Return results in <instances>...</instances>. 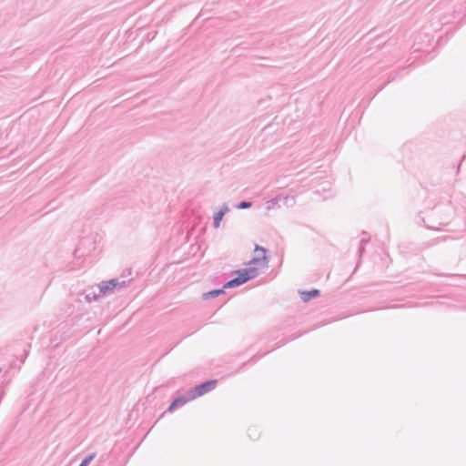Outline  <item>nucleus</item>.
Masks as SVG:
<instances>
[{
  "label": "nucleus",
  "instance_id": "9",
  "mask_svg": "<svg viewBox=\"0 0 466 466\" xmlns=\"http://www.w3.org/2000/svg\"><path fill=\"white\" fill-rule=\"evenodd\" d=\"M270 202L272 204H278L279 202H283L284 205L289 207V206H292L295 203V198L293 196L292 197H289V196L282 197V196L279 195L278 197L271 199Z\"/></svg>",
  "mask_w": 466,
  "mask_h": 466
},
{
  "label": "nucleus",
  "instance_id": "7",
  "mask_svg": "<svg viewBox=\"0 0 466 466\" xmlns=\"http://www.w3.org/2000/svg\"><path fill=\"white\" fill-rule=\"evenodd\" d=\"M299 293L302 301L309 302V300L319 297L320 290L318 289H311L309 290H299Z\"/></svg>",
  "mask_w": 466,
  "mask_h": 466
},
{
  "label": "nucleus",
  "instance_id": "8",
  "mask_svg": "<svg viewBox=\"0 0 466 466\" xmlns=\"http://www.w3.org/2000/svg\"><path fill=\"white\" fill-rule=\"evenodd\" d=\"M225 289H224V286L220 289H212V290H209L208 292H204L202 294V299L204 300H208V299H215L222 294H225Z\"/></svg>",
  "mask_w": 466,
  "mask_h": 466
},
{
  "label": "nucleus",
  "instance_id": "18",
  "mask_svg": "<svg viewBox=\"0 0 466 466\" xmlns=\"http://www.w3.org/2000/svg\"><path fill=\"white\" fill-rule=\"evenodd\" d=\"M154 36H155V35L151 37L150 33H148L147 35V41H151V39H153Z\"/></svg>",
  "mask_w": 466,
  "mask_h": 466
},
{
  "label": "nucleus",
  "instance_id": "3",
  "mask_svg": "<svg viewBox=\"0 0 466 466\" xmlns=\"http://www.w3.org/2000/svg\"><path fill=\"white\" fill-rule=\"evenodd\" d=\"M268 249L258 244L255 245L254 253L255 255L246 265H257L261 268H266L268 266L269 259L267 257Z\"/></svg>",
  "mask_w": 466,
  "mask_h": 466
},
{
  "label": "nucleus",
  "instance_id": "6",
  "mask_svg": "<svg viewBox=\"0 0 466 466\" xmlns=\"http://www.w3.org/2000/svg\"><path fill=\"white\" fill-rule=\"evenodd\" d=\"M229 211V208L227 204H223L220 209L214 213L213 215V227L215 228H218L221 221L223 220L224 216Z\"/></svg>",
  "mask_w": 466,
  "mask_h": 466
},
{
  "label": "nucleus",
  "instance_id": "11",
  "mask_svg": "<svg viewBox=\"0 0 466 466\" xmlns=\"http://www.w3.org/2000/svg\"><path fill=\"white\" fill-rule=\"evenodd\" d=\"M102 296V293H100V290H98V293L96 291L89 292L86 295L85 299L87 302L91 301H96L100 297Z\"/></svg>",
  "mask_w": 466,
  "mask_h": 466
},
{
  "label": "nucleus",
  "instance_id": "17",
  "mask_svg": "<svg viewBox=\"0 0 466 466\" xmlns=\"http://www.w3.org/2000/svg\"><path fill=\"white\" fill-rule=\"evenodd\" d=\"M304 333H305V332H303V334H304ZM301 335H302V333H299V335H292V336L290 337L289 340H293V339H297V338L300 337Z\"/></svg>",
  "mask_w": 466,
  "mask_h": 466
},
{
  "label": "nucleus",
  "instance_id": "4",
  "mask_svg": "<svg viewBox=\"0 0 466 466\" xmlns=\"http://www.w3.org/2000/svg\"><path fill=\"white\" fill-rule=\"evenodd\" d=\"M218 384V380H207L205 381L200 382L199 384L192 387L189 389V393H192V396L194 399L200 397L212 390L216 388Z\"/></svg>",
  "mask_w": 466,
  "mask_h": 466
},
{
  "label": "nucleus",
  "instance_id": "20",
  "mask_svg": "<svg viewBox=\"0 0 466 466\" xmlns=\"http://www.w3.org/2000/svg\"><path fill=\"white\" fill-rule=\"evenodd\" d=\"M285 343H286V341H284V342H279V345H278V347H280V346H282V345H285Z\"/></svg>",
  "mask_w": 466,
  "mask_h": 466
},
{
  "label": "nucleus",
  "instance_id": "1",
  "mask_svg": "<svg viewBox=\"0 0 466 466\" xmlns=\"http://www.w3.org/2000/svg\"><path fill=\"white\" fill-rule=\"evenodd\" d=\"M259 274V269L257 267H248L233 270L231 272V279L224 283V289H232L247 283L254 279Z\"/></svg>",
  "mask_w": 466,
  "mask_h": 466
},
{
  "label": "nucleus",
  "instance_id": "16",
  "mask_svg": "<svg viewBox=\"0 0 466 466\" xmlns=\"http://www.w3.org/2000/svg\"><path fill=\"white\" fill-rule=\"evenodd\" d=\"M466 158V154H464L460 161V163L458 164L457 166V172L460 171V168H461V162Z\"/></svg>",
  "mask_w": 466,
  "mask_h": 466
},
{
  "label": "nucleus",
  "instance_id": "14",
  "mask_svg": "<svg viewBox=\"0 0 466 466\" xmlns=\"http://www.w3.org/2000/svg\"><path fill=\"white\" fill-rule=\"evenodd\" d=\"M266 353L262 355L256 354L254 355L247 363H255L258 360H259L262 356H264Z\"/></svg>",
  "mask_w": 466,
  "mask_h": 466
},
{
  "label": "nucleus",
  "instance_id": "15",
  "mask_svg": "<svg viewBox=\"0 0 466 466\" xmlns=\"http://www.w3.org/2000/svg\"><path fill=\"white\" fill-rule=\"evenodd\" d=\"M365 244H366V240L365 239H361L360 241V248H359L360 256H361V254L364 252V245Z\"/></svg>",
  "mask_w": 466,
  "mask_h": 466
},
{
  "label": "nucleus",
  "instance_id": "12",
  "mask_svg": "<svg viewBox=\"0 0 466 466\" xmlns=\"http://www.w3.org/2000/svg\"><path fill=\"white\" fill-rule=\"evenodd\" d=\"M96 452H92V453L87 454L82 460V461L80 462V464L78 466H88L91 463V461L96 458Z\"/></svg>",
  "mask_w": 466,
  "mask_h": 466
},
{
  "label": "nucleus",
  "instance_id": "5",
  "mask_svg": "<svg viewBox=\"0 0 466 466\" xmlns=\"http://www.w3.org/2000/svg\"><path fill=\"white\" fill-rule=\"evenodd\" d=\"M193 400H195V399L192 396V393H189V390H188L185 393L179 394L177 397L173 398V400H171V402H170L169 406L167 407L166 412L172 413L176 410H177L178 408L184 406L188 401Z\"/></svg>",
  "mask_w": 466,
  "mask_h": 466
},
{
  "label": "nucleus",
  "instance_id": "2",
  "mask_svg": "<svg viewBox=\"0 0 466 466\" xmlns=\"http://www.w3.org/2000/svg\"><path fill=\"white\" fill-rule=\"evenodd\" d=\"M129 283L130 280L120 281L118 279H111L108 280L101 281L98 284V290H100V293L105 296L125 289Z\"/></svg>",
  "mask_w": 466,
  "mask_h": 466
},
{
  "label": "nucleus",
  "instance_id": "13",
  "mask_svg": "<svg viewBox=\"0 0 466 466\" xmlns=\"http://www.w3.org/2000/svg\"><path fill=\"white\" fill-rule=\"evenodd\" d=\"M253 205V202L252 201H249V200H242L240 202H238L235 208H238V209H248L249 208H251Z\"/></svg>",
  "mask_w": 466,
  "mask_h": 466
},
{
  "label": "nucleus",
  "instance_id": "19",
  "mask_svg": "<svg viewBox=\"0 0 466 466\" xmlns=\"http://www.w3.org/2000/svg\"><path fill=\"white\" fill-rule=\"evenodd\" d=\"M422 221H423V223H425L424 218H422ZM424 225H425L428 228H433V227H431V226H428V225H426V224H424Z\"/></svg>",
  "mask_w": 466,
  "mask_h": 466
},
{
  "label": "nucleus",
  "instance_id": "10",
  "mask_svg": "<svg viewBox=\"0 0 466 466\" xmlns=\"http://www.w3.org/2000/svg\"><path fill=\"white\" fill-rule=\"evenodd\" d=\"M248 435L251 440L256 441L259 438L260 432L256 426H252L248 428Z\"/></svg>",
  "mask_w": 466,
  "mask_h": 466
}]
</instances>
